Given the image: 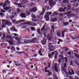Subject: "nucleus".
I'll use <instances>...</instances> for the list:
<instances>
[{
  "label": "nucleus",
  "instance_id": "338daca9",
  "mask_svg": "<svg viewBox=\"0 0 79 79\" xmlns=\"http://www.w3.org/2000/svg\"><path fill=\"white\" fill-rule=\"evenodd\" d=\"M4 15V14L2 13H0V15Z\"/></svg>",
  "mask_w": 79,
  "mask_h": 79
},
{
  "label": "nucleus",
  "instance_id": "4c0bfd02",
  "mask_svg": "<svg viewBox=\"0 0 79 79\" xmlns=\"http://www.w3.org/2000/svg\"><path fill=\"white\" fill-rule=\"evenodd\" d=\"M11 50H15V48L14 46H12L11 48Z\"/></svg>",
  "mask_w": 79,
  "mask_h": 79
},
{
  "label": "nucleus",
  "instance_id": "39448f33",
  "mask_svg": "<svg viewBox=\"0 0 79 79\" xmlns=\"http://www.w3.org/2000/svg\"><path fill=\"white\" fill-rule=\"evenodd\" d=\"M47 40H46L45 38H44L43 40L41 41V43L43 45H44L46 44L47 43Z\"/></svg>",
  "mask_w": 79,
  "mask_h": 79
},
{
  "label": "nucleus",
  "instance_id": "6e6552de",
  "mask_svg": "<svg viewBox=\"0 0 79 79\" xmlns=\"http://www.w3.org/2000/svg\"><path fill=\"white\" fill-rule=\"evenodd\" d=\"M37 10V8L36 7H34L32 9H31L30 11L31 12H36Z\"/></svg>",
  "mask_w": 79,
  "mask_h": 79
},
{
  "label": "nucleus",
  "instance_id": "bb28decb",
  "mask_svg": "<svg viewBox=\"0 0 79 79\" xmlns=\"http://www.w3.org/2000/svg\"><path fill=\"white\" fill-rule=\"evenodd\" d=\"M16 53H18L19 54H21L22 53H24V52L23 51H22V52H16Z\"/></svg>",
  "mask_w": 79,
  "mask_h": 79
},
{
  "label": "nucleus",
  "instance_id": "13d9d810",
  "mask_svg": "<svg viewBox=\"0 0 79 79\" xmlns=\"http://www.w3.org/2000/svg\"><path fill=\"white\" fill-rule=\"evenodd\" d=\"M1 12L2 13H5V10H1Z\"/></svg>",
  "mask_w": 79,
  "mask_h": 79
},
{
  "label": "nucleus",
  "instance_id": "2eb2a0df",
  "mask_svg": "<svg viewBox=\"0 0 79 79\" xmlns=\"http://www.w3.org/2000/svg\"><path fill=\"white\" fill-rule=\"evenodd\" d=\"M32 21H30V22H26V24L28 25L32 26Z\"/></svg>",
  "mask_w": 79,
  "mask_h": 79
},
{
  "label": "nucleus",
  "instance_id": "8fccbe9b",
  "mask_svg": "<svg viewBox=\"0 0 79 79\" xmlns=\"http://www.w3.org/2000/svg\"><path fill=\"white\" fill-rule=\"evenodd\" d=\"M46 20L47 21H49V17H48V18H46Z\"/></svg>",
  "mask_w": 79,
  "mask_h": 79
},
{
  "label": "nucleus",
  "instance_id": "bf43d9fd",
  "mask_svg": "<svg viewBox=\"0 0 79 79\" xmlns=\"http://www.w3.org/2000/svg\"><path fill=\"white\" fill-rule=\"evenodd\" d=\"M20 21L23 22H24L25 21V19L21 20Z\"/></svg>",
  "mask_w": 79,
  "mask_h": 79
},
{
  "label": "nucleus",
  "instance_id": "774afa93",
  "mask_svg": "<svg viewBox=\"0 0 79 79\" xmlns=\"http://www.w3.org/2000/svg\"><path fill=\"white\" fill-rule=\"evenodd\" d=\"M7 75H6V76L4 78V79H7Z\"/></svg>",
  "mask_w": 79,
  "mask_h": 79
},
{
  "label": "nucleus",
  "instance_id": "37998d69",
  "mask_svg": "<svg viewBox=\"0 0 79 79\" xmlns=\"http://www.w3.org/2000/svg\"><path fill=\"white\" fill-rule=\"evenodd\" d=\"M52 74V72H49L48 73V76H51Z\"/></svg>",
  "mask_w": 79,
  "mask_h": 79
},
{
  "label": "nucleus",
  "instance_id": "412c9836",
  "mask_svg": "<svg viewBox=\"0 0 79 79\" xmlns=\"http://www.w3.org/2000/svg\"><path fill=\"white\" fill-rule=\"evenodd\" d=\"M64 60H65V62L67 63L68 59L67 58V57H64L62 59L63 61Z\"/></svg>",
  "mask_w": 79,
  "mask_h": 79
},
{
  "label": "nucleus",
  "instance_id": "c85d7f7f",
  "mask_svg": "<svg viewBox=\"0 0 79 79\" xmlns=\"http://www.w3.org/2000/svg\"><path fill=\"white\" fill-rule=\"evenodd\" d=\"M30 29L31 30L33 31H35L36 30L35 29V27H31Z\"/></svg>",
  "mask_w": 79,
  "mask_h": 79
},
{
  "label": "nucleus",
  "instance_id": "5701e85b",
  "mask_svg": "<svg viewBox=\"0 0 79 79\" xmlns=\"http://www.w3.org/2000/svg\"><path fill=\"white\" fill-rule=\"evenodd\" d=\"M31 16L32 18L35 19L37 18V17L34 14H32Z\"/></svg>",
  "mask_w": 79,
  "mask_h": 79
},
{
  "label": "nucleus",
  "instance_id": "680f3d73",
  "mask_svg": "<svg viewBox=\"0 0 79 79\" xmlns=\"http://www.w3.org/2000/svg\"><path fill=\"white\" fill-rule=\"evenodd\" d=\"M33 26H36V23H34L32 24Z\"/></svg>",
  "mask_w": 79,
  "mask_h": 79
},
{
  "label": "nucleus",
  "instance_id": "c756f323",
  "mask_svg": "<svg viewBox=\"0 0 79 79\" xmlns=\"http://www.w3.org/2000/svg\"><path fill=\"white\" fill-rule=\"evenodd\" d=\"M45 26H44L43 28L41 29V31H44L45 30Z\"/></svg>",
  "mask_w": 79,
  "mask_h": 79
},
{
  "label": "nucleus",
  "instance_id": "72a5a7b5",
  "mask_svg": "<svg viewBox=\"0 0 79 79\" xmlns=\"http://www.w3.org/2000/svg\"><path fill=\"white\" fill-rule=\"evenodd\" d=\"M75 56L77 58L79 59V56L77 54H75Z\"/></svg>",
  "mask_w": 79,
  "mask_h": 79
},
{
  "label": "nucleus",
  "instance_id": "2f4dec72",
  "mask_svg": "<svg viewBox=\"0 0 79 79\" xmlns=\"http://www.w3.org/2000/svg\"><path fill=\"white\" fill-rule=\"evenodd\" d=\"M65 15H66L68 16H70L71 15V14H69V13H65L64 14Z\"/></svg>",
  "mask_w": 79,
  "mask_h": 79
},
{
  "label": "nucleus",
  "instance_id": "e433bc0d",
  "mask_svg": "<svg viewBox=\"0 0 79 79\" xmlns=\"http://www.w3.org/2000/svg\"><path fill=\"white\" fill-rule=\"evenodd\" d=\"M45 17L46 18L49 17V15L48 14L46 15L45 16Z\"/></svg>",
  "mask_w": 79,
  "mask_h": 79
},
{
  "label": "nucleus",
  "instance_id": "1a4fd4ad",
  "mask_svg": "<svg viewBox=\"0 0 79 79\" xmlns=\"http://www.w3.org/2000/svg\"><path fill=\"white\" fill-rule=\"evenodd\" d=\"M52 44L51 43H49L48 44V45H49L48 48L49 50H52V49H53L54 48V46L51 45Z\"/></svg>",
  "mask_w": 79,
  "mask_h": 79
},
{
  "label": "nucleus",
  "instance_id": "c9c22d12",
  "mask_svg": "<svg viewBox=\"0 0 79 79\" xmlns=\"http://www.w3.org/2000/svg\"><path fill=\"white\" fill-rule=\"evenodd\" d=\"M10 8V7H5L4 10H8Z\"/></svg>",
  "mask_w": 79,
  "mask_h": 79
},
{
  "label": "nucleus",
  "instance_id": "e2e57ef3",
  "mask_svg": "<svg viewBox=\"0 0 79 79\" xmlns=\"http://www.w3.org/2000/svg\"><path fill=\"white\" fill-rule=\"evenodd\" d=\"M37 56V54H35L33 55V57H36Z\"/></svg>",
  "mask_w": 79,
  "mask_h": 79
},
{
  "label": "nucleus",
  "instance_id": "9d476101",
  "mask_svg": "<svg viewBox=\"0 0 79 79\" xmlns=\"http://www.w3.org/2000/svg\"><path fill=\"white\" fill-rule=\"evenodd\" d=\"M47 38L49 41H50L52 39V37L49 34L47 35Z\"/></svg>",
  "mask_w": 79,
  "mask_h": 79
},
{
  "label": "nucleus",
  "instance_id": "c03bdc74",
  "mask_svg": "<svg viewBox=\"0 0 79 79\" xmlns=\"http://www.w3.org/2000/svg\"><path fill=\"white\" fill-rule=\"evenodd\" d=\"M67 64L66 63H64V67L65 68L66 67Z\"/></svg>",
  "mask_w": 79,
  "mask_h": 79
},
{
  "label": "nucleus",
  "instance_id": "ddd939ff",
  "mask_svg": "<svg viewBox=\"0 0 79 79\" xmlns=\"http://www.w3.org/2000/svg\"><path fill=\"white\" fill-rule=\"evenodd\" d=\"M67 31L66 30H64L63 31H62V37L64 38V32H66Z\"/></svg>",
  "mask_w": 79,
  "mask_h": 79
},
{
  "label": "nucleus",
  "instance_id": "603ef678",
  "mask_svg": "<svg viewBox=\"0 0 79 79\" xmlns=\"http://www.w3.org/2000/svg\"><path fill=\"white\" fill-rule=\"evenodd\" d=\"M40 29H39L37 30V32L39 33H40Z\"/></svg>",
  "mask_w": 79,
  "mask_h": 79
},
{
  "label": "nucleus",
  "instance_id": "7ed1b4c3",
  "mask_svg": "<svg viewBox=\"0 0 79 79\" xmlns=\"http://www.w3.org/2000/svg\"><path fill=\"white\" fill-rule=\"evenodd\" d=\"M10 2L9 1V0H7V1L5 2L4 4L2 6V7L4 8L6 6H10Z\"/></svg>",
  "mask_w": 79,
  "mask_h": 79
},
{
  "label": "nucleus",
  "instance_id": "f3484780",
  "mask_svg": "<svg viewBox=\"0 0 79 79\" xmlns=\"http://www.w3.org/2000/svg\"><path fill=\"white\" fill-rule=\"evenodd\" d=\"M51 21L52 22H56L57 21V19L56 18H53L51 19Z\"/></svg>",
  "mask_w": 79,
  "mask_h": 79
},
{
  "label": "nucleus",
  "instance_id": "0eeeda50",
  "mask_svg": "<svg viewBox=\"0 0 79 79\" xmlns=\"http://www.w3.org/2000/svg\"><path fill=\"white\" fill-rule=\"evenodd\" d=\"M57 65H58V64L57 63H55V66H54L55 71L56 72H58V69L57 68Z\"/></svg>",
  "mask_w": 79,
  "mask_h": 79
},
{
  "label": "nucleus",
  "instance_id": "6e6d98bb",
  "mask_svg": "<svg viewBox=\"0 0 79 79\" xmlns=\"http://www.w3.org/2000/svg\"><path fill=\"white\" fill-rule=\"evenodd\" d=\"M72 13V11L71 10H70V11H69L68 12V13L69 14H71V13Z\"/></svg>",
  "mask_w": 79,
  "mask_h": 79
},
{
  "label": "nucleus",
  "instance_id": "7c9ffc66",
  "mask_svg": "<svg viewBox=\"0 0 79 79\" xmlns=\"http://www.w3.org/2000/svg\"><path fill=\"white\" fill-rule=\"evenodd\" d=\"M74 40H76V39H79V37H77V35H75L74 36Z\"/></svg>",
  "mask_w": 79,
  "mask_h": 79
},
{
  "label": "nucleus",
  "instance_id": "6ab92c4d",
  "mask_svg": "<svg viewBox=\"0 0 79 79\" xmlns=\"http://www.w3.org/2000/svg\"><path fill=\"white\" fill-rule=\"evenodd\" d=\"M38 53L40 55V56H43V55L42 54V50H40L39 51Z\"/></svg>",
  "mask_w": 79,
  "mask_h": 79
},
{
  "label": "nucleus",
  "instance_id": "79ce46f5",
  "mask_svg": "<svg viewBox=\"0 0 79 79\" xmlns=\"http://www.w3.org/2000/svg\"><path fill=\"white\" fill-rule=\"evenodd\" d=\"M51 28L53 31L54 30V25H52L51 27Z\"/></svg>",
  "mask_w": 79,
  "mask_h": 79
},
{
  "label": "nucleus",
  "instance_id": "49530a36",
  "mask_svg": "<svg viewBox=\"0 0 79 79\" xmlns=\"http://www.w3.org/2000/svg\"><path fill=\"white\" fill-rule=\"evenodd\" d=\"M48 68H49L51 66V63H48Z\"/></svg>",
  "mask_w": 79,
  "mask_h": 79
},
{
  "label": "nucleus",
  "instance_id": "4d7b16f0",
  "mask_svg": "<svg viewBox=\"0 0 79 79\" xmlns=\"http://www.w3.org/2000/svg\"><path fill=\"white\" fill-rule=\"evenodd\" d=\"M49 72H50V71L49 70H45V73H48H48H49Z\"/></svg>",
  "mask_w": 79,
  "mask_h": 79
},
{
  "label": "nucleus",
  "instance_id": "f257e3e1",
  "mask_svg": "<svg viewBox=\"0 0 79 79\" xmlns=\"http://www.w3.org/2000/svg\"><path fill=\"white\" fill-rule=\"evenodd\" d=\"M14 38L18 41V43H20L21 44H22L21 43H21L19 39L18 38V35L16 33H13L12 34V36H7V39H9L11 40H14Z\"/></svg>",
  "mask_w": 79,
  "mask_h": 79
},
{
  "label": "nucleus",
  "instance_id": "423d86ee",
  "mask_svg": "<svg viewBox=\"0 0 79 79\" xmlns=\"http://www.w3.org/2000/svg\"><path fill=\"white\" fill-rule=\"evenodd\" d=\"M49 6L51 7L53 6L54 5L53 0H49Z\"/></svg>",
  "mask_w": 79,
  "mask_h": 79
},
{
  "label": "nucleus",
  "instance_id": "9b49d317",
  "mask_svg": "<svg viewBox=\"0 0 79 79\" xmlns=\"http://www.w3.org/2000/svg\"><path fill=\"white\" fill-rule=\"evenodd\" d=\"M71 71L72 73H71V72L70 71H69L68 72V73H69V74L70 75H72V74L74 75V71H73V69H72L71 70Z\"/></svg>",
  "mask_w": 79,
  "mask_h": 79
},
{
  "label": "nucleus",
  "instance_id": "69168bd1",
  "mask_svg": "<svg viewBox=\"0 0 79 79\" xmlns=\"http://www.w3.org/2000/svg\"><path fill=\"white\" fill-rule=\"evenodd\" d=\"M77 1H78L79 3V0H74V1H73V2H76Z\"/></svg>",
  "mask_w": 79,
  "mask_h": 79
},
{
  "label": "nucleus",
  "instance_id": "a18cd8bd",
  "mask_svg": "<svg viewBox=\"0 0 79 79\" xmlns=\"http://www.w3.org/2000/svg\"><path fill=\"white\" fill-rule=\"evenodd\" d=\"M64 68H65V67H62V70L63 71H65Z\"/></svg>",
  "mask_w": 79,
  "mask_h": 79
},
{
  "label": "nucleus",
  "instance_id": "f704fd0d",
  "mask_svg": "<svg viewBox=\"0 0 79 79\" xmlns=\"http://www.w3.org/2000/svg\"><path fill=\"white\" fill-rule=\"evenodd\" d=\"M29 79H34V77L32 76H31L29 77Z\"/></svg>",
  "mask_w": 79,
  "mask_h": 79
},
{
  "label": "nucleus",
  "instance_id": "0e129e2a",
  "mask_svg": "<svg viewBox=\"0 0 79 79\" xmlns=\"http://www.w3.org/2000/svg\"><path fill=\"white\" fill-rule=\"evenodd\" d=\"M32 21H33V22H37V20H33V19H32Z\"/></svg>",
  "mask_w": 79,
  "mask_h": 79
},
{
  "label": "nucleus",
  "instance_id": "aec40b11",
  "mask_svg": "<svg viewBox=\"0 0 79 79\" xmlns=\"http://www.w3.org/2000/svg\"><path fill=\"white\" fill-rule=\"evenodd\" d=\"M25 15V14L24 13H22L21 14V16L22 17L25 18L26 16H24Z\"/></svg>",
  "mask_w": 79,
  "mask_h": 79
},
{
  "label": "nucleus",
  "instance_id": "20e7f679",
  "mask_svg": "<svg viewBox=\"0 0 79 79\" xmlns=\"http://www.w3.org/2000/svg\"><path fill=\"white\" fill-rule=\"evenodd\" d=\"M58 54V52H57V51H56L52 52V56H53L55 54L54 58L55 59H57V58Z\"/></svg>",
  "mask_w": 79,
  "mask_h": 79
},
{
  "label": "nucleus",
  "instance_id": "dca6fc26",
  "mask_svg": "<svg viewBox=\"0 0 79 79\" xmlns=\"http://www.w3.org/2000/svg\"><path fill=\"white\" fill-rule=\"evenodd\" d=\"M15 5H16L18 6V7H20L22 6V5L20 4H19L18 3H16V2L14 3Z\"/></svg>",
  "mask_w": 79,
  "mask_h": 79
},
{
  "label": "nucleus",
  "instance_id": "a19ab883",
  "mask_svg": "<svg viewBox=\"0 0 79 79\" xmlns=\"http://www.w3.org/2000/svg\"><path fill=\"white\" fill-rule=\"evenodd\" d=\"M22 22V21H21V20H18L16 22V24H18L19 23Z\"/></svg>",
  "mask_w": 79,
  "mask_h": 79
},
{
  "label": "nucleus",
  "instance_id": "052dcab7",
  "mask_svg": "<svg viewBox=\"0 0 79 79\" xmlns=\"http://www.w3.org/2000/svg\"><path fill=\"white\" fill-rule=\"evenodd\" d=\"M12 74V73H11V72H8V75H10Z\"/></svg>",
  "mask_w": 79,
  "mask_h": 79
},
{
  "label": "nucleus",
  "instance_id": "a878e982",
  "mask_svg": "<svg viewBox=\"0 0 79 79\" xmlns=\"http://www.w3.org/2000/svg\"><path fill=\"white\" fill-rule=\"evenodd\" d=\"M63 2L65 3H67L69 2L68 0H64Z\"/></svg>",
  "mask_w": 79,
  "mask_h": 79
},
{
  "label": "nucleus",
  "instance_id": "cd10ccee",
  "mask_svg": "<svg viewBox=\"0 0 79 79\" xmlns=\"http://www.w3.org/2000/svg\"><path fill=\"white\" fill-rule=\"evenodd\" d=\"M57 35L58 37H61V34L59 33H57Z\"/></svg>",
  "mask_w": 79,
  "mask_h": 79
},
{
  "label": "nucleus",
  "instance_id": "864d4df0",
  "mask_svg": "<svg viewBox=\"0 0 79 79\" xmlns=\"http://www.w3.org/2000/svg\"><path fill=\"white\" fill-rule=\"evenodd\" d=\"M68 54L69 55H71V51H69V52H68Z\"/></svg>",
  "mask_w": 79,
  "mask_h": 79
},
{
  "label": "nucleus",
  "instance_id": "5fc2aeb1",
  "mask_svg": "<svg viewBox=\"0 0 79 79\" xmlns=\"http://www.w3.org/2000/svg\"><path fill=\"white\" fill-rule=\"evenodd\" d=\"M58 40H59L60 42H63L62 40H61V39H59Z\"/></svg>",
  "mask_w": 79,
  "mask_h": 79
},
{
  "label": "nucleus",
  "instance_id": "4be33fe9",
  "mask_svg": "<svg viewBox=\"0 0 79 79\" xmlns=\"http://www.w3.org/2000/svg\"><path fill=\"white\" fill-rule=\"evenodd\" d=\"M59 57H60V58L61 59H62L63 60V58L64 56L63 55H60L59 56Z\"/></svg>",
  "mask_w": 79,
  "mask_h": 79
},
{
  "label": "nucleus",
  "instance_id": "f8f14e48",
  "mask_svg": "<svg viewBox=\"0 0 79 79\" xmlns=\"http://www.w3.org/2000/svg\"><path fill=\"white\" fill-rule=\"evenodd\" d=\"M43 12H41V13H40V15L41 16L43 15L44 14V12H45V9L44 8L43 9Z\"/></svg>",
  "mask_w": 79,
  "mask_h": 79
},
{
  "label": "nucleus",
  "instance_id": "4468645a",
  "mask_svg": "<svg viewBox=\"0 0 79 79\" xmlns=\"http://www.w3.org/2000/svg\"><path fill=\"white\" fill-rule=\"evenodd\" d=\"M10 30L12 31H17V30L16 29L15 27H13L10 28Z\"/></svg>",
  "mask_w": 79,
  "mask_h": 79
},
{
  "label": "nucleus",
  "instance_id": "ea45409f",
  "mask_svg": "<svg viewBox=\"0 0 79 79\" xmlns=\"http://www.w3.org/2000/svg\"><path fill=\"white\" fill-rule=\"evenodd\" d=\"M21 11V10L19 8H17V12H20Z\"/></svg>",
  "mask_w": 79,
  "mask_h": 79
},
{
  "label": "nucleus",
  "instance_id": "09e8293b",
  "mask_svg": "<svg viewBox=\"0 0 79 79\" xmlns=\"http://www.w3.org/2000/svg\"><path fill=\"white\" fill-rule=\"evenodd\" d=\"M75 63L76 64H77V65H78V66H79V63H78V62L75 61Z\"/></svg>",
  "mask_w": 79,
  "mask_h": 79
},
{
  "label": "nucleus",
  "instance_id": "473e14b6",
  "mask_svg": "<svg viewBox=\"0 0 79 79\" xmlns=\"http://www.w3.org/2000/svg\"><path fill=\"white\" fill-rule=\"evenodd\" d=\"M52 54H48V57L50 58H52Z\"/></svg>",
  "mask_w": 79,
  "mask_h": 79
},
{
  "label": "nucleus",
  "instance_id": "de8ad7c7",
  "mask_svg": "<svg viewBox=\"0 0 79 79\" xmlns=\"http://www.w3.org/2000/svg\"><path fill=\"white\" fill-rule=\"evenodd\" d=\"M78 4H75L74 5L75 7H77L78 6Z\"/></svg>",
  "mask_w": 79,
  "mask_h": 79
},
{
  "label": "nucleus",
  "instance_id": "58836bf2",
  "mask_svg": "<svg viewBox=\"0 0 79 79\" xmlns=\"http://www.w3.org/2000/svg\"><path fill=\"white\" fill-rule=\"evenodd\" d=\"M2 73H3V74H5L6 73V71L5 70H2Z\"/></svg>",
  "mask_w": 79,
  "mask_h": 79
},
{
  "label": "nucleus",
  "instance_id": "b1692460",
  "mask_svg": "<svg viewBox=\"0 0 79 79\" xmlns=\"http://www.w3.org/2000/svg\"><path fill=\"white\" fill-rule=\"evenodd\" d=\"M69 24V23L68 22H65L63 23V24L64 26L67 25Z\"/></svg>",
  "mask_w": 79,
  "mask_h": 79
},
{
  "label": "nucleus",
  "instance_id": "3c124183",
  "mask_svg": "<svg viewBox=\"0 0 79 79\" xmlns=\"http://www.w3.org/2000/svg\"><path fill=\"white\" fill-rule=\"evenodd\" d=\"M62 49H63L64 50H67V48L66 47H64Z\"/></svg>",
  "mask_w": 79,
  "mask_h": 79
},
{
  "label": "nucleus",
  "instance_id": "a211bd4d",
  "mask_svg": "<svg viewBox=\"0 0 79 79\" xmlns=\"http://www.w3.org/2000/svg\"><path fill=\"white\" fill-rule=\"evenodd\" d=\"M59 11L60 12H62L63 11V12H64V10L62 8H60L59 9Z\"/></svg>",
  "mask_w": 79,
  "mask_h": 79
},
{
  "label": "nucleus",
  "instance_id": "f03ea898",
  "mask_svg": "<svg viewBox=\"0 0 79 79\" xmlns=\"http://www.w3.org/2000/svg\"><path fill=\"white\" fill-rule=\"evenodd\" d=\"M37 39L36 38H34L32 39V40H26L23 43H21L22 44H27L29 43L33 42L35 43L36 41H37Z\"/></svg>",
  "mask_w": 79,
  "mask_h": 79
},
{
  "label": "nucleus",
  "instance_id": "393cba45",
  "mask_svg": "<svg viewBox=\"0 0 79 79\" xmlns=\"http://www.w3.org/2000/svg\"><path fill=\"white\" fill-rule=\"evenodd\" d=\"M59 60L58 61V65H60L61 62V60L60 59H58Z\"/></svg>",
  "mask_w": 79,
  "mask_h": 79
}]
</instances>
